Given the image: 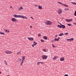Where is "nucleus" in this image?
<instances>
[{"instance_id":"1","label":"nucleus","mask_w":76,"mask_h":76,"mask_svg":"<svg viewBox=\"0 0 76 76\" xmlns=\"http://www.w3.org/2000/svg\"><path fill=\"white\" fill-rule=\"evenodd\" d=\"M45 23L46 25H51L52 24V22L50 20H47L45 21Z\"/></svg>"},{"instance_id":"2","label":"nucleus","mask_w":76,"mask_h":76,"mask_svg":"<svg viewBox=\"0 0 76 76\" xmlns=\"http://www.w3.org/2000/svg\"><path fill=\"white\" fill-rule=\"evenodd\" d=\"M62 12V10L61 9H59L58 11V13L59 14H61Z\"/></svg>"},{"instance_id":"3","label":"nucleus","mask_w":76,"mask_h":76,"mask_svg":"<svg viewBox=\"0 0 76 76\" xmlns=\"http://www.w3.org/2000/svg\"><path fill=\"white\" fill-rule=\"evenodd\" d=\"M42 59H45L47 58L48 56L45 55H43L42 56Z\"/></svg>"},{"instance_id":"4","label":"nucleus","mask_w":76,"mask_h":76,"mask_svg":"<svg viewBox=\"0 0 76 76\" xmlns=\"http://www.w3.org/2000/svg\"><path fill=\"white\" fill-rule=\"evenodd\" d=\"M65 21L68 22H70L71 21H73V20L72 19H66L65 20Z\"/></svg>"},{"instance_id":"5","label":"nucleus","mask_w":76,"mask_h":76,"mask_svg":"<svg viewBox=\"0 0 76 76\" xmlns=\"http://www.w3.org/2000/svg\"><path fill=\"white\" fill-rule=\"evenodd\" d=\"M19 18H23V19H25V18L26 19V17L23 16V15H19Z\"/></svg>"},{"instance_id":"6","label":"nucleus","mask_w":76,"mask_h":76,"mask_svg":"<svg viewBox=\"0 0 76 76\" xmlns=\"http://www.w3.org/2000/svg\"><path fill=\"white\" fill-rule=\"evenodd\" d=\"M60 24L61 26V28H62L63 29H64V28H66V26L64 25H63L61 24V23H60Z\"/></svg>"},{"instance_id":"7","label":"nucleus","mask_w":76,"mask_h":76,"mask_svg":"<svg viewBox=\"0 0 76 76\" xmlns=\"http://www.w3.org/2000/svg\"><path fill=\"white\" fill-rule=\"evenodd\" d=\"M6 53H7V54H10V53H12L10 51H9L8 50H7L5 52Z\"/></svg>"},{"instance_id":"8","label":"nucleus","mask_w":76,"mask_h":76,"mask_svg":"<svg viewBox=\"0 0 76 76\" xmlns=\"http://www.w3.org/2000/svg\"><path fill=\"white\" fill-rule=\"evenodd\" d=\"M11 20L12 22H16V19L15 18H12Z\"/></svg>"},{"instance_id":"9","label":"nucleus","mask_w":76,"mask_h":76,"mask_svg":"<svg viewBox=\"0 0 76 76\" xmlns=\"http://www.w3.org/2000/svg\"><path fill=\"white\" fill-rule=\"evenodd\" d=\"M58 57H59L58 56H55L53 58V60H56V59H57V58H58Z\"/></svg>"},{"instance_id":"10","label":"nucleus","mask_w":76,"mask_h":76,"mask_svg":"<svg viewBox=\"0 0 76 76\" xmlns=\"http://www.w3.org/2000/svg\"><path fill=\"white\" fill-rule=\"evenodd\" d=\"M13 16H14L15 18H19V15H14Z\"/></svg>"},{"instance_id":"11","label":"nucleus","mask_w":76,"mask_h":76,"mask_svg":"<svg viewBox=\"0 0 76 76\" xmlns=\"http://www.w3.org/2000/svg\"><path fill=\"white\" fill-rule=\"evenodd\" d=\"M38 9H42V6H40V5H38Z\"/></svg>"},{"instance_id":"12","label":"nucleus","mask_w":76,"mask_h":76,"mask_svg":"<svg viewBox=\"0 0 76 76\" xmlns=\"http://www.w3.org/2000/svg\"><path fill=\"white\" fill-rule=\"evenodd\" d=\"M64 58L62 57V58H60V61H64Z\"/></svg>"},{"instance_id":"13","label":"nucleus","mask_w":76,"mask_h":76,"mask_svg":"<svg viewBox=\"0 0 76 76\" xmlns=\"http://www.w3.org/2000/svg\"><path fill=\"white\" fill-rule=\"evenodd\" d=\"M29 40H30V41H33V40H34V39L31 37L29 38Z\"/></svg>"},{"instance_id":"14","label":"nucleus","mask_w":76,"mask_h":76,"mask_svg":"<svg viewBox=\"0 0 76 76\" xmlns=\"http://www.w3.org/2000/svg\"><path fill=\"white\" fill-rule=\"evenodd\" d=\"M17 55H19V54H21V52L20 51L17 53Z\"/></svg>"},{"instance_id":"15","label":"nucleus","mask_w":76,"mask_h":76,"mask_svg":"<svg viewBox=\"0 0 76 76\" xmlns=\"http://www.w3.org/2000/svg\"><path fill=\"white\" fill-rule=\"evenodd\" d=\"M4 31L5 32H7L8 33H9V31L8 30H7L6 29H4Z\"/></svg>"},{"instance_id":"16","label":"nucleus","mask_w":76,"mask_h":76,"mask_svg":"<svg viewBox=\"0 0 76 76\" xmlns=\"http://www.w3.org/2000/svg\"><path fill=\"white\" fill-rule=\"evenodd\" d=\"M22 61H23V60H25V56H22Z\"/></svg>"},{"instance_id":"17","label":"nucleus","mask_w":76,"mask_h":76,"mask_svg":"<svg viewBox=\"0 0 76 76\" xmlns=\"http://www.w3.org/2000/svg\"><path fill=\"white\" fill-rule=\"evenodd\" d=\"M33 43H34V45H37V44H38V43L37 42H36L35 41H34L33 42Z\"/></svg>"},{"instance_id":"18","label":"nucleus","mask_w":76,"mask_h":76,"mask_svg":"<svg viewBox=\"0 0 76 76\" xmlns=\"http://www.w3.org/2000/svg\"><path fill=\"white\" fill-rule=\"evenodd\" d=\"M63 6H65V7H69V6H68V5L65 4H63Z\"/></svg>"},{"instance_id":"19","label":"nucleus","mask_w":76,"mask_h":76,"mask_svg":"<svg viewBox=\"0 0 76 76\" xmlns=\"http://www.w3.org/2000/svg\"><path fill=\"white\" fill-rule=\"evenodd\" d=\"M43 38L45 39H47V37L45 36H44Z\"/></svg>"},{"instance_id":"20","label":"nucleus","mask_w":76,"mask_h":76,"mask_svg":"<svg viewBox=\"0 0 76 76\" xmlns=\"http://www.w3.org/2000/svg\"><path fill=\"white\" fill-rule=\"evenodd\" d=\"M57 3H58V4H61V5H63V4L62 3L60 2H57Z\"/></svg>"},{"instance_id":"21","label":"nucleus","mask_w":76,"mask_h":76,"mask_svg":"<svg viewBox=\"0 0 76 76\" xmlns=\"http://www.w3.org/2000/svg\"><path fill=\"white\" fill-rule=\"evenodd\" d=\"M0 34H1V35H5V34L4 33H3L2 32H1L0 31Z\"/></svg>"},{"instance_id":"22","label":"nucleus","mask_w":76,"mask_h":76,"mask_svg":"<svg viewBox=\"0 0 76 76\" xmlns=\"http://www.w3.org/2000/svg\"><path fill=\"white\" fill-rule=\"evenodd\" d=\"M74 39L73 38H72L69 39V41H73Z\"/></svg>"},{"instance_id":"23","label":"nucleus","mask_w":76,"mask_h":76,"mask_svg":"<svg viewBox=\"0 0 76 76\" xmlns=\"http://www.w3.org/2000/svg\"><path fill=\"white\" fill-rule=\"evenodd\" d=\"M63 35V33H62L59 35V37H61L62 36V35Z\"/></svg>"},{"instance_id":"24","label":"nucleus","mask_w":76,"mask_h":76,"mask_svg":"<svg viewBox=\"0 0 76 76\" xmlns=\"http://www.w3.org/2000/svg\"><path fill=\"white\" fill-rule=\"evenodd\" d=\"M54 41H59V40H58V39H57V38H55L54 39Z\"/></svg>"},{"instance_id":"25","label":"nucleus","mask_w":76,"mask_h":76,"mask_svg":"<svg viewBox=\"0 0 76 76\" xmlns=\"http://www.w3.org/2000/svg\"><path fill=\"white\" fill-rule=\"evenodd\" d=\"M4 63L6 65H7V62H6V61H4Z\"/></svg>"},{"instance_id":"26","label":"nucleus","mask_w":76,"mask_h":76,"mask_svg":"<svg viewBox=\"0 0 76 76\" xmlns=\"http://www.w3.org/2000/svg\"><path fill=\"white\" fill-rule=\"evenodd\" d=\"M58 27L59 28H61V26H60V25H58Z\"/></svg>"},{"instance_id":"27","label":"nucleus","mask_w":76,"mask_h":76,"mask_svg":"<svg viewBox=\"0 0 76 76\" xmlns=\"http://www.w3.org/2000/svg\"><path fill=\"white\" fill-rule=\"evenodd\" d=\"M18 60H19V61L20 60V61H22V59H20V58H18Z\"/></svg>"},{"instance_id":"28","label":"nucleus","mask_w":76,"mask_h":76,"mask_svg":"<svg viewBox=\"0 0 76 76\" xmlns=\"http://www.w3.org/2000/svg\"><path fill=\"white\" fill-rule=\"evenodd\" d=\"M67 25H68V26H71V24L67 23Z\"/></svg>"},{"instance_id":"29","label":"nucleus","mask_w":76,"mask_h":76,"mask_svg":"<svg viewBox=\"0 0 76 76\" xmlns=\"http://www.w3.org/2000/svg\"><path fill=\"white\" fill-rule=\"evenodd\" d=\"M41 42H44V40L43 39H41Z\"/></svg>"},{"instance_id":"30","label":"nucleus","mask_w":76,"mask_h":76,"mask_svg":"<svg viewBox=\"0 0 76 76\" xmlns=\"http://www.w3.org/2000/svg\"><path fill=\"white\" fill-rule=\"evenodd\" d=\"M68 34H69V33H67L64 34V35H68Z\"/></svg>"},{"instance_id":"31","label":"nucleus","mask_w":76,"mask_h":76,"mask_svg":"<svg viewBox=\"0 0 76 76\" xmlns=\"http://www.w3.org/2000/svg\"><path fill=\"white\" fill-rule=\"evenodd\" d=\"M43 51H44V52H45V51H46V50H45V49H44L42 50Z\"/></svg>"},{"instance_id":"32","label":"nucleus","mask_w":76,"mask_h":76,"mask_svg":"<svg viewBox=\"0 0 76 76\" xmlns=\"http://www.w3.org/2000/svg\"><path fill=\"white\" fill-rule=\"evenodd\" d=\"M20 9H22V10H23V7H20Z\"/></svg>"},{"instance_id":"33","label":"nucleus","mask_w":76,"mask_h":76,"mask_svg":"<svg viewBox=\"0 0 76 76\" xmlns=\"http://www.w3.org/2000/svg\"><path fill=\"white\" fill-rule=\"evenodd\" d=\"M23 63V61H22L21 64H20V66H22V63Z\"/></svg>"},{"instance_id":"34","label":"nucleus","mask_w":76,"mask_h":76,"mask_svg":"<svg viewBox=\"0 0 76 76\" xmlns=\"http://www.w3.org/2000/svg\"><path fill=\"white\" fill-rule=\"evenodd\" d=\"M72 3V4H76V3L75 2H71Z\"/></svg>"},{"instance_id":"35","label":"nucleus","mask_w":76,"mask_h":76,"mask_svg":"<svg viewBox=\"0 0 76 76\" xmlns=\"http://www.w3.org/2000/svg\"><path fill=\"white\" fill-rule=\"evenodd\" d=\"M41 36V35L40 34H38V37H40Z\"/></svg>"},{"instance_id":"36","label":"nucleus","mask_w":76,"mask_h":76,"mask_svg":"<svg viewBox=\"0 0 76 76\" xmlns=\"http://www.w3.org/2000/svg\"><path fill=\"white\" fill-rule=\"evenodd\" d=\"M39 64H40L39 62H37V64L38 65H39Z\"/></svg>"},{"instance_id":"37","label":"nucleus","mask_w":76,"mask_h":76,"mask_svg":"<svg viewBox=\"0 0 76 76\" xmlns=\"http://www.w3.org/2000/svg\"><path fill=\"white\" fill-rule=\"evenodd\" d=\"M74 15L75 16H76V11H75V13L74 14Z\"/></svg>"},{"instance_id":"38","label":"nucleus","mask_w":76,"mask_h":76,"mask_svg":"<svg viewBox=\"0 0 76 76\" xmlns=\"http://www.w3.org/2000/svg\"><path fill=\"white\" fill-rule=\"evenodd\" d=\"M65 10H69V9L68 8H66L65 9Z\"/></svg>"},{"instance_id":"39","label":"nucleus","mask_w":76,"mask_h":76,"mask_svg":"<svg viewBox=\"0 0 76 76\" xmlns=\"http://www.w3.org/2000/svg\"><path fill=\"white\" fill-rule=\"evenodd\" d=\"M52 45L53 47V48H54V47H55V46L54 45H53V44H52Z\"/></svg>"},{"instance_id":"40","label":"nucleus","mask_w":76,"mask_h":76,"mask_svg":"<svg viewBox=\"0 0 76 76\" xmlns=\"http://www.w3.org/2000/svg\"><path fill=\"white\" fill-rule=\"evenodd\" d=\"M39 62V63H41V64H43V62Z\"/></svg>"},{"instance_id":"41","label":"nucleus","mask_w":76,"mask_h":76,"mask_svg":"<svg viewBox=\"0 0 76 76\" xmlns=\"http://www.w3.org/2000/svg\"><path fill=\"white\" fill-rule=\"evenodd\" d=\"M20 10H21V9H20V8H18V10L19 11H20Z\"/></svg>"},{"instance_id":"42","label":"nucleus","mask_w":76,"mask_h":76,"mask_svg":"<svg viewBox=\"0 0 76 76\" xmlns=\"http://www.w3.org/2000/svg\"><path fill=\"white\" fill-rule=\"evenodd\" d=\"M34 6H35V7H38V5H34Z\"/></svg>"},{"instance_id":"43","label":"nucleus","mask_w":76,"mask_h":76,"mask_svg":"<svg viewBox=\"0 0 76 76\" xmlns=\"http://www.w3.org/2000/svg\"><path fill=\"white\" fill-rule=\"evenodd\" d=\"M34 45H34H34H32V46L33 47H34Z\"/></svg>"},{"instance_id":"44","label":"nucleus","mask_w":76,"mask_h":76,"mask_svg":"<svg viewBox=\"0 0 76 76\" xmlns=\"http://www.w3.org/2000/svg\"><path fill=\"white\" fill-rule=\"evenodd\" d=\"M31 19H33V20H34V18H32V17H31Z\"/></svg>"},{"instance_id":"45","label":"nucleus","mask_w":76,"mask_h":76,"mask_svg":"<svg viewBox=\"0 0 76 76\" xmlns=\"http://www.w3.org/2000/svg\"><path fill=\"white\" fill-rule=\"evenodd\" d=\"M67 41H70V39H67Z\"/></svg>"},{"instance_id":"46","label":"nucleus","mask_w":76,"mask_h":76,"mask_svg":"<svg viewBox=\"0 0 76 76\" xmlns=\"http://www.w3.org/2000/svg\"><path fill=\"white\" fill-rule=\"evenodd\" d=\"M30 28H32V26H31Z\"/></svg>"},{"instance_id":"47","label":"nucleus","mask_w":76,"mask_h":76,"mask_svg":"<svg viewBox=\"0 0 76 76\" xmlns=\"http://www.w3.org/2000/svg\"><path fill=\"white\" fill-rule=\"evenodd\" d=\"M60 37H58V40H59V39H60Z\"/></svg>"},{"instance_id":"48","label":"nucleus","mask_w":76,"mask_h":76,"mask_svg":"<svg viewBox=\"0 0 76 76\" xmlns=\"http://www.w3.org/2000/svg\"><path fill=\"white\" fill-rule=\"evenodd\" d=\"M74 25H76V23H74Z\"/></svg>"},{"instance_id":"49","label":"nucleus","mask_w":76,"mask_h":76,"mask_svg":"<svg viewBox=\"0 0 76 76\" xmlns=\"http://www.w3.org/2000/svg\"><path fill=\"white\" fill-rule=\"evenodd\" d=\"M57 36H58L57 35H56V37H57Z\"/></svg>"},{"instance_id":"50","label":"nucleus","mask_w":76,"mask_h":76,"mask_svg":"<svg viewBox=\"0 0 76 76\" xmlns=\"http://www.w3.org/2000/svg\"><path fill=\"white\" fill-rule=\"evenodd\" d=\"M1 74V72H0V74Z\"/></svg>"},{"instance_id":"51","label":"nucleus","mask_w":76,"mask_h":76,"mask_svg":"<svg viewBox=\"0 0 76 76\" xmlns=\"http://www.w3.org/2000/svg\"><path fill=\"white\" fill-rule=\"evenodd\" d=\"M58 23H59V24H60V23H59V22H58Z\"/></svg>"},{"instance_id":"52","label":"nucleus","mask_w":76,"mask_h":76,"mask_svg":"<svg viewBox=\"0 0 76 76\" xmlns=\"http://www.w3.org/2000/svg\"><path fill=\"white\" fill-rule=\"evenodd\" d=\"M10 7H11V8H12V6H10Z\"/></svg>"},{"instance_id":"53","label":"nucleus","mask_w":76,"mask_h":76,"mask_svg":"<svg viewBox=\"0 0 76 76\" xmlns=\"http://www.w3.org/2000/svg\"><path fill=\"white\" fill-rule=\"evenodd\" d=\"M53 41H54V40H52V42H53Z\"/></svg>"},{"instance_id":"54","label":"nucleus","mask_w":76,"mask_h":76,"mask_svg":"<svg viewBox=\"0 0 76 76\" xmlns=\"http://www.w3.org/2000/svg\"><path fill=\"white\" fill-rule=\"evenodd\" d=\"M27 38H28V39H29V37H27Z\"/></svg>"},{"instance_id":"55","label":"nucleus","mask_w":76,"mask_h":76,"mask_svg":"<svg viewBox=\"0 0 76 76\" xmlns=\"http://www.w3.org/2000/svg\"><path fill=\"white\" fill-rule=\"evenodd\" d=\"M7 76H9V75H8Z\"/></svg>"},{"instance_id":"56","label":"nucleus","mask_w":76,"mask_h":76,"mask_svg":"<svg viewBox=\"0 0 76 76\" xmlns=\"http://www.w3.org/2000/svg\"><path fill=\"white\" fill-rule=\"evenodd\" d=\"M75 20H76V18L75 19Z\"/></svg>"}]
</instances>
